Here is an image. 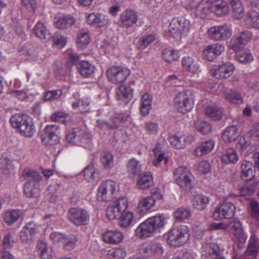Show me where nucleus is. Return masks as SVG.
<instances>
[{"label": "nucleus", "instance_id": "obj_49", "mask_svg": "<svg viewBox=\"0 0 259 259\" xmlns=\"http://www.w3.org/2000/svg\"><path fill=\"white\" fill-rule=\"evenodd\" d=\"M148 220L154 227L155 231L163 228L166 224L165 218L162 214H157L148 219Z\"/></svg>", "mask_w": 259, "mask_h": 259}, {"label": "nucleus", "instance_id": "obj_60", "mask_svg": "<svg viewBox=\"0 0 259 259\" xmlns=\"http://www.w3.org/2000/svg\"><path fill=\"white\" fill-rule=\"evenodd\" d=\"M51 38H52L53 40V44L59 48L63 47L66 42V38L58 33H55L53 36H51Z\"/></svg>", "mask_w": 259, "mask_h": 259}, {"label": "nucleus", "instance_id": "obj_1", "mask_svg": "<svg viewBox=\"0 0 259 259\" xmlns=\"http://www.w3.org/2000/svg\"><path fill=\"white\" fill-rule=\"evenodd\" d=\"M10 120L12 126L16 128L23 136L31 137L35 133L32 119L26 114H15Z\"/></svg>", "mask_w": 259, "mask_h": 259}, {"label": "nucleus", "instance_id": "obj_42", "mask_svg": "<svg viewBox=\"0 0 259 259\" xmlns=\"http://www.w3.org/2000/svg\"><path fill=\"white\" fill-rule=\"evenodd\" d=\"M205 114L213 120H219L222 117V109L217 106H208L205 110Z\"/></svg>", "mask_w": 259, "mask_h": 259}, {"label": "nucleus", "instance_id": "obj_55", "mask_svg": "<svg viewBox=\"0 0 259 259\" xmlns=\"http://www.w3.org/2000/svg\"><path fill=\"white\" fill-rule=\"evenodd\" d=\"M249 213L251 218L259 220V203L256 201H251L249 203Z\"/></svg>", "mask_w": 259, "mask_h": 259}, {"label": "nucleus", "instance_id": "obj_18", "mask_svg": "<svg viewBox=\"0 0 259 259\" xmlns=\"http://www.w3.org/2000/svg\"><path fill=\"white\" fill-rule=\"evenodd\" d=\"M182 64L189 72L198 73L201 71L199 61L196 58L190 56L185 57L182 59Z\"/></svg>", "mask_w": 259, "mask_h": 259}, {"label": "nucleus", "instance_id": "obj_15", "mask_svg": "<svg viewBox=\"0 0 259 259\" xmlns=\"http://www.w3.org/2000/svg\"><path fill=\"white\" fill-rule=\"evenodd\" d=\"M234 67L230 63L220 65L218 68L211 69V74L216 78H227L230 76L233 72Z\"/></svg>", "mask_w": 259, "mask_h": 259}, {"label": "nucleus", "instance_id": "obj_64", "mask_svg": "<svg viewBox=\"0 0 259 259\" xmlns=\"http://www.w3.org/2000/svg\"><path fill=\"white\" fill-rule=\"evenodd\" d=\"M110 254L114 259H123L126 255V251L124 248H119L113 250Z\"/></svg>", "mask_w": 259, "mask_h": 259}, {"label": "nucleus", "instance_id": "obj_50", "mask_svg": "<svg viewBox=\"0 0 259 259\" xmlns=\"http://www.w3.org/2000/svg\"><path fill=\"white\" fill-rule=\"evenodd\" d=\"M155 39L154 34L145 35L141 37L137 44V48L141 50L145 49L149 45L153 42Z\"/></svg>", "mask_w": 259, "mask_h": 259}, {"label": "nucleus", "instance_id": "obj_2", "mask_svg": "<svg viewBox=\"0 0 259 259\" xmlns=\"http://www.w3.org/2000/svg\"><path fill=\"white\" fill-rule=\"evenodd\" d=\"M190 237V231L186 225L173 228L168 233L167 242L171 246L178 247L186 244Z\"/></svg>", "mask_w": 259, "mask_h": 259}, {"label": "nucleus", "instance_id": "obj_38", "mask_svg": "<svg viewBox=\"0 0 259 259\" xmlns=\"http://www.w3.org/2000/svg\"><path fill=\"white\" fill-rule=\"evenodd\" d=\"M193 206L198 210H202L206 207V205L209 202L208 197L202 195H195L192 201Z\"/></svg>", "mask_w": 259, "mask_h": 259}, {"label": "nucleus", "instance_id": "obj_16", "mask_svg": "<svg viewBox=\"0 0 259 259\" xmlns=\"http://www.w3.org/2000/svg\"><path fill=\"white\" fill-rule=\"evenodd\" d=\"M155 231L154 227L147 219L136 229L135 234L139 238H146L152 236Z\"/></svg>", "mask_w": 259, "mask_h": 259}, {"label": "nucleus", "instance_id": "obj_36", "mask_svg": "<svg viewBox=\"0 0 259 259\" xmlns=\"http://www.w3.org/2000/svg\"><path fill=\"white\" fill-rule=\"evenodd\" d=\"M154 204V200L150 196L143 198L138 203L137 211L138 213L146 212L151 209Z\"/></svg>", "mask_w": 259, "mask_h": 259}, {"label": "nucleus", "instance_id": "obj_4", "mask_svg": "<svg viewBox=\"0 0 259 259\" xmlns=\"http://www.w3.org/2000/svg\"><path fill=\"white\" fill-rule=\"evenodd\" d=\"M66 140L73 144L87 147L91 144L92 137L89 133L76 127L69 132L66 136Z\"/></svg>", "mask_w": 259, "mask_h": 259}, {"label": "nucleus", "instance_id": "obj_22", "mask_svg": "<svg viewBox=\"0 0 259 259\" xmlns=\"http://www.w3.org/2000/svg\"><path fill=\"white\" fill-rule=\"evenodd\" d=\"M252 163L247 160H243L241 165V178L245 181L251 180L255 175L254 170L252 168Z\"/></svg>", "mask_w": 259, "mask_h": 259}, {"label": "nucleus", "instance_id": "obj_59", "mask_svg": "<svg viewBox=\"0 0 259 259\" xmlns=\"http://www.w3.org/2000/svg\"><path fill=\"white\" fill-rule=\"evenodd\" d=\"M62 95L61 90L49 91L46 92L44 97L45 101H52L59 99Z\"/></svg>", "mask_w": 259, "mask_h": 259}, {"label": "nucleus", "instance_id": "obj_46", "mask_svg": "<svg viewBox=\"0 0 259 259\" xmlns=\"http://www.w3.org/2000/svg\"><path fill=\"white\" fill-rule=\"evenodd\" d=\"M100 160L105 168L109 169L113 166V156L107 151H103L101 153Z\"/></svg>", "mask_w": 259, "mask_h": 259}, {"label": "nucleus", "instance_id": "obj_20", "mask_svg": "<svg viewBox=\"0 0 259 259\" xmlns=\"http://www.w3.org/2000/svg\"><path fill=\"white\" fill-rule=\"evenodd\" d=\"M154 184L152 176L149 172L140 174L138 177L137 185L141 190L148 189Z\"/></svg>", "mask_w": 259, "mask_h": 259}, {"label": "nucleus", "instance_id": "obj_3", "mask_svg": "<svg viewBox=\"0 0 259 259\" xmlns=\"http://www.w3.org/2000/svg\"><path fill=\"white\" fill-rule=\"evenodd\" d=\"M194 100L191 91L181 92L177 94L175 98V106L179 112L185 113L192 109Z\"/></svg>", "mask_w": 259, "mask_h": 259}, {"label": "nucleus", "instance_id": "obj_32", "mask_svg": "<svg viewBox=\"0 0 259 259\" xmlns=\"http://www.w3.org/2000/svg\"><path fill=\"white\" fill-rule=\"evenodd\" d=\"M77 68L80 74L84 77L90 76L95 70V67L88 61H81L77 65Z\"/></svg>", "mask_w": 259, "mask_h": 259}, {"label": "nucleus", "instance_id": "obj_62", "mask_svg": "<svg viewBox=\"0 0 259 259\" xmlns=\"http://www.w3.org/2000/svg\"><path fill=\"white\" fill-rule=\"evenodd\" d=\"M114 204L122 213L126 211L125 210L128 206L127 199L125 197H121L116 200Z\"/></svg>", "mask_w": 259, "mask_h": 259}, {"label": "nucleus", "instance_id": "obj_34", "mask_svg": "<svg viewBox=\"0 0 259 259\" xmlns=\"http://www.w3.org/2000/svg\"><path fill=\"white\" fill-rule=\"evenodd\" d=\"M22 178L26 181V182H34L39 183L41 180V177L39 173L35 170L30 169H25L22 172Z\"/></svg>", "mask_w": 259, "mask_h": 259}, {"label": "nucleus", "instance_id": "obj_9", "mask_svg": "<svg viewBox=\"0 0 259 259\" xmlns=\"http://www.w3.org/2000/svg\"><path fill=\"white\" fill-rule=\"evenodd\" d=\"M107 76L113 83L123 82L130 74V71L120 66H112L107 70Z\"/></svg>", "mask_w": 259, "mask_h": 259}, {"label": "nucleus", "instance_id": "obj_12", "mask_svg": "<svg viewBox=\"0 0 259 259\" xmlns=\"http://www.w3.org/2000/svg\"><path fill=\"white\" fill-rule=\"evenodd\" d=\"M235 211V205L229 202L222 204L214 211L212 217L215 220L231 218Z\"/></svg>", "mask_w": 259, "mask_h": 259}, {"label": "nucleus", "instance_id": "obj_51", "mask_svg": "<svg viewBox=\"0 0 259 259\" xmlns=\"http://www.w3.org/2000/svg\"><path fill=\"white\" fill-rule=\"evenodd\" d=\"M77 241V238L75 235H66L63 242V247L67 250H71L74 248Z\"/></svg>", "mask_w": 259, "mask_h": 259}, {"label": "nucleus", "instance_id": "obj_63", "mask_svg": "<svg viewBox=\"0 0 259 259\" xmlns=\"http://www.w3.org/2000/svg\"><path fill=\"white\" fill-rule=\"evenodd\" d=\"M23 228L33 237L38 232V227L33 222L27 223Z\"/></svg>", "mask_w": 259, "mask_h": 259}, {"label": "nucleus", "instance_id": "obj_21", "mask_svg": "<svg viewBox=\"0 0 259 259\" xmlns=\"http://www.w3.org/2000/svg\"><path fill=\"white\" fill-rule=\"evenodd\" d=\"M88 23L95 27H103L109 22V19L104 15L101 14L91 13L88 16Z\"/></svg>", "mask_w": 259, "mask_h": 259}, {"label": "nucleus", "instance_id": "obj_14", "mask_svg": "<svg viewBox=\"0 0 259 259\" xmlns=\"http://www.w3.org/2000/svg\"><path fill=\"white\" fill-rule=\"evenodd\" d=\"M225 50V47L220 43L213 44L206 46L203 51L204 58L209 61H213Z\"/></svg>", "mask_w": 259, "mask_h": 259}, {"label": "nucleus", "instance_id": "obj_28", "mask_svg": "<svg viewBox=\"0 0 259 259\" xmlns=\"http://www.w3.org/2000/svg\"><path fill=\"white\" fill-rule=\"evenodd\" d=\"M210 12H212L211 1H202L195 9V15L200 18H204Z\"/></svg>", "mask_w": 259, "mask_h": 259}, {"label": "nucleus", "instance_id": "obj_52", "mask_svg": "<svg viewBox=\"0 0 259 259\" xmlns=\"http://www.w3.org/2000/svg\"><path fill=\"white\" fill-rule=\"evenodd\" d=\"M162 57L168 63L176 60L179 57L177 52L169 49H166L162 51Z\"/></svg>", "mask_w": 259, "mask_h": 259}, {"label": "nucleus", "instance_id": "obj_7", "mask_svg": "<svg viewBox=\"0 0 259 259\" xmlns=\"http://www.w3.org/2000/svg\"><path fill=\"white\" fill-rule=\"evenodd\" d=\"M176 183L184 190H189L192 188L191 175L184 167L177 168L174 172Z\"/></svg>", "mask_w": 259, "mask_h": 259}, {"label": "nucleus", "instance_id": "obj_37", "mask_svg": "<svg viewBox=\"0 0 259 259\" xmlns=\"http://www.w3.org/2000/svg\"><path fill=\"white\" fill-rule=\"evenodd\" d=\"M90 42L89 31L87 29H82L78 33L76 38L77 47L81 49L85 48Z\"/></svg>", "mask_w": 259, "mask_h": 259}, {"label": "nucleus", "instance_id": "obj_45", "mask_svg": "<svg viewBox=\"0 0 259 259\" xmlns=\"http://www.w3.org/2000/svg\"><path fill=\"white\" fill-rule=\"evenodd\" d=\"M75 23V20L71 16H65L60 18L55 22L56 27L60 29H66Z\"/></svg>", "mask_w": 259, "mask_h": 259}, {"label": "nucleus", "instance_id": "obj_33", "mask_svg": "<svg viewBox=\"0 0 259 259\" xmlns=\"http://www.w3.org/2000/svg\"><path fill=\"white\" fill-rule=\"evenodd\" d=\"M128 116L124 113H115L109 119V122L111 130H114L119 127L121 124L127 120Z\"/></svg>", "mask_w": 259, "mask_h": 259}, {"label": "nucleus", "instance_id": "obj_26", "mask_svg": "<svg viewBox=\"0 0 259 259\" xmlns=\"http://www.w3.org/2000/svg\"><path fill=\"white\" fill-rule=\"evenodd\" d=\"M145 256L150 257L152 255L160 256L163 253V250L159 243H151L146 245L143 249Z\"/></svg>", "mask_w": 259, "mask_h": 259}, {"label": "nucleus", "instance_id": "obj_58", "mask_svg": "<svg viewBox=\"0 0 259 259\" xmlns=\"http://www.w3.org/2000/svg\"><path fill=\"white\" fill-rule=\"evenodd\" d=\"M196 130L203 135L207 134L210 131V126L206 122L197 120L195 122Z\"/></svg>", "mask_w": 259, "mask_h": 259}, {"label": "nucleus", "instance_id": "obj_57", "mask_svg": "<svg viewBox=\"0 0 259 259\" xmlns=\"http://www.w3.org/2000/svg\"><path fill=\"white\" fill-rule=\"evenodd\" d=\"M235 35L232 37L230 41L229 47L235 52H238L243 48L244 45Z\"/></svg>", "mask_w": 259, "mask_h": 259}, {"label": "nucleus", "instance_id": "obj_10", "mask_svg": "<svg viewBox=\"0 0 259 259\" xmlns=\"http://www.w3.org/2000/svg\"><path fill=\"white\" fill-rule=\"evenodd\" d=\"M209 38L213 40H226L231 35V29L227 25L215 26L208 30Z\"/></svg>", "mask_w": 259, "mask_h": 259}, {"label": "nucleus", "instance_id": "obj_24", "mask_svg": "<svg viewBox=\"0 0 259 259\" xmlns=\"http://www.w3.org/2000/svg\"><path fill=\"white\" fill-rule=\"evenodd\" d=\"M168 141L171 146L176 149H183L190 143V138L185 135L169 136Z\"/></svg>", "mask_w": 259, "mask_h": 259}, {"label": "nucleus", "instance_id": "obj_25", "mask_svg": "<svg viewBox=\"0 0 259 259\" xmlns=\"http://www.w3.org/2000/svg\"><path fill=\"white\" fill-rule=\"evenodd\" d=\"M214 146V142L212 140H208L201 143L198 147L195 148L194 153L196 156L200 157L210 152Z\"/></svg>", "mask_w": 259, "mask_h": 259}, {"label": "nucleus", "instance_id": "obj_56", "mask_svg": "<svg viewBox=\"0 0 259 259\" xmlns=\"http://www.w3.org/2000/svg\"><path fill=\"white\" fill-rule=\"evenodd\" d=\"M236 58L239 62L244 64L250 63L253 60V57L251 54L246 51L239 52L236 55Z\"/></svg>", "mask_w": 259, "mask_h": 259}, {"label": "nucleus", "instance_id": "obj_61", "mask_svg": "<svg viewBox=\"0 0 259 259\" xmlns=\"http://www.w3.org/2000/svg\"><path fill=\"white\" fill-rule=\"evenodd\" d=\"M13 167L12 161L7 157H2L0 158V168L4 172L7 173L8 171Z\"/></svg>", "mask_w": 259, "mask_h": 259}, {"label": "nucleus", "instance_id": "obj_6", "mask_svg": "<svg viewBox=\"0 0 259 259\" xmlns=\"http://www.w3.org/2000/svg\"><path fill=\"white\" fill-rule=\"evenodd\" d=\"M67 218L76 226L86 225L90 221V215L86 210L76 207L68 210Z\"/></svg>", "mask_w": 259, "mask_h": 259}, {"label": "nucleus", "instance_id": "obj_40", "mask_svg": "<svg viewBox=\"0 0 259 259\" xmlns=\"http://www.w3.org/2000/svg\"><path fill=\"white\" fill-rule=\"evenodd\" d=\"M141 105L140 110L143 115H146L151 108L152 98L149 94H144L141 99Z\"/></svg>", "mask_w": 259, "mask_h": 259}, {"label": "nucleus", "instance_id": "obj_31", "mask_svg": "<svg viewBox=\"0 0 259 259\" xmlns=\"http://www.w3.org/2000/svg\"><path fill=\"white\" fill-rule=\"evenodd\" d=\"M126 170L132 178L139 175L141 170V166L139 162L134 158L128 160L126 164Z\"/></svg>", "mask_w": 259, "mask_h": 259}, {"label": "nucleus", "instance_id": "obj_13", "mask_svg": "<svg viewBox=\"0 0 259 259\" xmlns=\"http://www.w3.org/2000/svg\"><path fill=\"white\" fill-rule=\"evenodd\" d=\"M138 20V15L135 11L128 9L124 11L120 15L117 25L122 28H128L136 24Z\"/></svg>", "mask_w": 259, "mask_h": 259}, {"label": "nucleus", "instance_id": "obj_17", "mask_svg": "<svg viewBox=\"0 0 259 259\" xmlns=\"http://www.w3.org/2000/svg\"><path fill=\"white\" fill-rule=\"evenodd\" d=\"M102 237L103 241L107 243L117 244L123 240L124 235L118 230H108L103 234Z\"/></svg>", "mask_w": 259, "mask_h": 259}, {"label": "nucleus", "instance_id": "obj_8", "mask_svg": "<svg viewBox=\"0 0 259 259\" xmlns=\"http://www.w3.org/2000/svg\"><path fill=\"white\" fill-rule=\"evenodd\" d=\"M59 126L57 125H48L40 134L41 142L45 145H54L59 141L58 135Z\"/></svg>", "mask_w": 259, "mask_h": 259}, {"label": "nucleus", "instance_id": "obj_48", "mask_svg": "<svg viewBox=\"0 0 259 259\" xmlns=\"http://www.w3.org/2000/svg\"><path fill=\"white\" fill-rule=\"evenodd\" d=\"M174 218L178 222H182L188 219L191 215L189 208L180 207L174 212Z\"/></svg>", "mask_w": 259, "mask_h": 259}, {"label": "nucleus", "instance_id": "obj_44", "mask_svg": "<svg viewBox=\"0 0 259 259\" xmlns=\"http://www.w3.org/2000/svg\"><path fill=\"white\" fill-rule=\"evenodd\" d=\"M225 97L227 100L233 104H240L243 102L240 93L236 90H229L226 93Z\"/></svg>", "mask_w": 259, "mask_h": 259}, {"label": "nucleus", "instance_id": "obj_53", "mask_svg": "<svg viewBox=\"0 0 259 259\" xmlns=\"http://www.w3.org/2000/svg\"><path fill=\"white\" fill-rule=\"evenodd\" d=\"M233 16L236 19H240L244 16V10L240 2L231 5Z\"/></svg>", "mask_w": 259, "mask_h": 259}, {"label": "nucleus", "instance_id": "obj_54", "mask_svg": "<svg viewBox=\"0 0 259 259\" xmlns=\"http://www.w3.org/2000/svg\"><path fill=\"white\" fill-rule=\"evenodd\" d=\"M106 215L109 220H114L119 218L122 212L113 204L109 206L106 210Z\"/></svg>", "mask_w": 259, "mask_h": 259}, {"label": "nucleus", "instance_id": "obj_19", "mask_svg": "<svg viewBox=\"0 0 259 259\" xmlns=\"http://www.w3.org/2000/svg\"><path fill=\"white\" fill-rule=\"evenodd\" d=\"M134 81H131L128 85H120L116 91L117 99L124 101L125 100H131L133 97L134 90L131 85H134ZM125 102H127V101H125Z\"/></svg>", "mask_w": 259, "mask_h": 259}, {"label": "nucleus", "instance_id": "obj_39", "mask_svg": "<svg viewBox=\"0 0 259 259\" xmlns=\"http://www.w3.org/2000/svg\"><path fill=\"white\" fill-rule=\"evenodd\" d=\"M22 215V212L17 209L6 211L4 215V220L9 225L17 221Z\"/></svg>", "mask_w": 259, "mask_h": 259}, {"label": "nucleus", "instance_id": "obj_29", "mask_svg": "<svg viewBox=\"0 0 259 259\" xmlns=\"http://www.w3.org/2000/svg\"><path fill=\"white\" fill-rule=\"evenodd\" d=\"M239 160L236 151L232 148L226 149L221 156V161L224 163H236Z\"/></svg>", "mask_w": 259, "mask_h": 259}, {"label": "nucleus", "instance_id": "obj_11", "mask_svg": "<svg viewBox=\"0 0 259 259\" xmlns=\"http://www.w3.org/2000/svg\"><path fill=\"white\" fill-rule=\"evenodd\" d=\"M189 27L186 21L182 18H176L172 20L169 25V32L175 38H181L182 34L188 31Z\"/></svg>", "mask_w": 259, "mask_h": 259}, {"label": "nucleus", "instance_id": "obj_35", "mask_svg": "<svg viewBox=\"0 0 259 259\" xmlns=\"http://www.w3.org/2000/svg\"><path fill=\"white\" fill-rule=\"evenodd\" d=\"M245 22L249 27L259 29V13L255 11H249L246 14Z\"/></svg>", "mask_w": 259, "mask_h": 259}, {"label": "nucleus", "instance_id": "obj_27", "mask_svg": "<svg viewBox=\"0 0 259 259\" xmlns=\"http://www.w3.org/2000/svg\"><path fill=\"white\" fill-rule=\"evenodd\" d=\"M33 32L38 37L42 39L49 40L51 34L44 23L38 22L33 28Z\"/></svg>", "mask_w": 259, "mask_h": 259}, {"label": "nucleus", "instance_id": "obj_47", "mask_svg": "<svg viewBox=\"0 0 259 259\" xmlns=\"http://www.w3.org/2000/svg\"><path fill=\"white\" fill-rule=\"evenodd\" d=\"M118 219L120 227L125 228L129 226L133 222L134 214L130 211L123 212Z\"/></svg>", "mask_w": 259, "mask_h": 259}, {"label": "nucleus", "instance_id": "obj_23", "mask_svg": "<svg viewBox=\"0 0 259 259\" xmlns=\"http://www.w3.org/2000/svg\"><path fill=\"white\" fill-rule=\"evenodd\" d=\"M240 130L235 125L227 127L223 132L222 139L225 142L231 143L235 141L240 135Z\"/></svg>", "mask_w": 259, "mask_h": 259}, {"label": "nucleus", "instance_id": "obj_41", "mask_svg": "<svg viewBox=\"0 0 259 259\" xmlns=\"http://www.w3.org/2000/svg\"><path fill=\"white\" fill-rule=\"evenodd\" d=\"M38 187V183L26 182L24 187V192L27 197H35L39 192Z\"/></svg>", "mask_w": 259, "mask_h": 259}, {"label": "nucleus", "instance_id": "obj_43", "mask_svg": "<svg viewBox=\"0 0 259 259\" xmlns=\"http://www.w3.org/2000/svg\"><path fill=\"white\" fill-rule=\"evenodd\" d=\"M84 178L88 182H92L99 178V171L93 165H89L83 170Z\"/></svg>", "mask_w": 259, "mask_h": 259}, {"label": "nucleus", "instance_id": "obj_30", "mask_svg": "<svg viewBox=\"0 0 259 259\" xmlns=\"http://www.w3.org/2000/svg\"><path fill=\"white\" fill-rule=\"evenodd\" d=\"M212 12L218 16H222L228 13V7L227 3L222 0L211 1Z\"/></svg>", "mask_w": 259, "mask_h": 259}, {"label": "nucleus", "instance_id": "obj_5", "mask_svg": "<svg viewBox=\"0 0 259 259\" xmlns=\"http://www.w3.org/2000/svg\"><path fill=\"white\" fill-rule=\"evenodd\" d=\"M115 183L111 180L103 182L99 187L97 198L99 201H110L116 197Z\"/></svg>", "mask_w": 259, "mask_h": 259}]
</instances>
